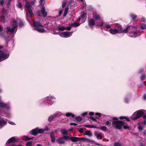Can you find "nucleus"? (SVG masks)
<instances>
[{"label":"nucleus","mask_w":146,"mask_h":146,"mask_svg":"<svg viewBox=\"0 0 146 146\" xmlns=\"http://www.w3.org/2000/svg\"><path fill=\"white\" fill-rule=\"evenodd\" d=\"M142 116H143V118H146V111L144 110H141L136 111L131 115V118L135 120Z\"/></svg>","instance_id":"nucleus-1"},{"label":"nucleus","mask_w":146,"mask_h":146,"mask_svg":"<svg viewBox=\"0 0 146 146\" xmlns=\"http://www.w3.org/2000/svg\"><path fill=\"white\" fill-rule=\"evenodd\" d=\"M17 23L15 20L11 22L10 26L7 27L6 28L7 33L10 34L15 33L17 30Z\"/></svg>","instance_id":"nucleus-2"},{"label":"nucleus","mask_w":146,"mask_h":146,"mask_svg":"<svg viewBox=\"0 0 146 146\" xmlns=\"http://www.w3.org/2000/svg\"><path fill=\"white\" fill-rule=\"evenodd\" d=\"M55 99V98L53 96L46 97L42 100V103L41 105L45 104L48 106H51Z\"/></svg>","instance_id":"nucleus-3"},{"label":"nucleus","mask_w":146,"mask_h":146,"mask_svg":"<svg viewBox=\"0 0 146 146\" xmlns=\"http://www.w3.org/2000/svg\"><path fill=\"white\" fill-rule=\"evenodd\" d=\"M48 130L49 129L47 127H46L44 129H40L38 127H36L31 130L30 131L29 133L32 135L36 136L38 133H42L45 131H48Z\"/></svg>","instance_id":"nucleus-4"},{"label":"nucleus","mask_w":146,"mask_h":146,"mask_svg":"<svg viewBox=\"0 0 146 146\" xmlns=\"http://www.w3.org/2000/svg\"><path fill=\"white\" fill-rule=\"evenodd\" d=\"M33 26L35 28L34 29L37 30L38 32L43 33L46 32V31L42 28H40L39 27H42L43 25L40 22L37 21H33Z\"/></svg>","instance_id":"nucleus-5"},{"label":"nucleus","mask_w":146,"mask_h":146,"mask_svg":"<svg viewBox=\"0 0 146 146\" xmlns=\"http://www.w3.org/2000/svg\"><path fill=\"white\" fill-rule=\"evenodd\" d=\"M138 27H135L133 26L132 27L128 26V29H129V30L132 28L133 30V31L132 32H130V31H129V36L130 37H136L141 35V33L139 31L136 30V31H134L136 29H137V28Z\"/></svg>","instance_id":"nucleus-6"},{"label":"nucleus","mask_w":146,"mask_h":146,"mask_svg":"<svg viewBox=\"0 0 146 146\" xmlns=\"http://www.w3.org/2000/svg\"><path fill=\"white\" fill-rule=\"evenodd\" d=\"M125 124V122L122 121H112V125L117 129H120Z\"/></svg>","instance_id":"nucleus-7"},{"label":"nucleus","mask_w":146,"mask_h":146,"mask_svg":"<svg viewBox=\"0 0 146 146\" xmlns=\"http://www.w3.org/2000/svg\"><path fill=\"white\" fill-rule=\"evenodd\" d=\"M3 48V47L2 46H0V62L7 59L9 56V53L1 51V49Z\"/></svg>","instance_id":"nucleus-8"},{"label":"nucleus","mask_w":146,"mask_h":146,"mask_svg":"<svg viewBox=\"0 0 146 146\" xmlns=\"http://www.w3.org/2000/svg\"><path fill=\"white\" fill-rule=\"evenodd\" d=\"M20 139L17 137H13L9 139L6 142V145L13 142H18L20 141Z\"/></svg>","instance_id":"nucleus-9"},{"label":"nucleus","mask_w":146,"mask_h":146,"mask_svg":"<svg viewBox=\"0 0 146 146\" xmlns=\"http://www.w3.org/2000/svg\"><path fill=\"white\" fill-rule=\"evenodd\" d=\"M72 32L64 31L60 34V36L63 38H67L70 37L72 35Z\"/></svg>","instance_id":"nucleus-10"},{"label":"nucleus","mask_w":146,"mask_h":146,"mask_svg":"<svg viewBox=\"0 0 146 146\" xmlns=\"http://www.w3.org/2000/svg\"><path fill=\"white\" fill-rule=\"evenodd\" d=\"M0 107L5 108L8 111H10L11 109L10 104L4 103L2 101H0Z\"/></svg>","instance_id":"nucleus-11"},{"label":"nucleus","mask_w":146,"mask_h":146,"mask_svg":"<svg viewBox=\"0 0 146 146\" xmlns=\"http://www.w3.org/2000/svg\"><path fill=\"white\" fill-rule=\"evenodd\" d=\"M86 14L84 12L81 13V17H79L77 19V21H79L81 22V23L84 22L86 19Z\"/></svg>","instance_id":"nucleus-12"},{"label":"nucleus","mask_w":146,"mask_h":146,"mask_svg":"<svg viewBox=\"0 0 146 146\" xmlns=\"http://www.w3.org/2000/svg\"><path fill=\"white\" fill-rule=\"evenodd\" d=\"M5 115L6 117L10 118L12 117L11 113L9 111H6L4 110H1L0 111V115L1 116H3V115Z\"/></svg>","instance_id":"nucleus-13"},{"label":"nucleus","mask_w":146,"mask_h":146,"mask_svg":"<svg viewBox=\"0 0 146 146\" xmlns=\"http://www.w3.org/2000/svg\"><path fill=\"white\" fill-rule=\"evenodd\" d=\"M99 27H103L106 28L105 30H107V29L111 28V25L108 24L107 23L102 22L100 24L98 25Z\"/></svg>","instance_id":"nucleus-14"},{"label":"nucleus","mask_w":146,"mask_h":146,"mask_svg":"<svg viewBox=\"0 0 146 146\" xmlns=\"http://www.w3.org/2000/svg\"><path fill=\"white\" fill-rule=\"evenodd\" d=\"M84 139V138L76 137H71L70 140L72 142H77L78 141H82Z\"/></svg>","instance_id":"nucleus-15"},{"label":"nucleus","mask_w":146,"mask_h":146,"mask_svg":"<svg viewBox=\"0 0 146 146\" xmlns=\"http://www.w3.org/2000/svg\"><path fill=\"white\" fill-rule=\"evenodd\" d=\"M1 116L0 115V117H1ZM7 119H0V129L2 128L4 126L6 125L7 124Z\"/></svg>","instance_id":"nucleus-16"},{"label":"nucleus","mask_w":146,"mask_h":146,"mask_svg":"<svg viewBox=\"0 0 146 146\" xmlns=\"http://www.w3.org/2000/svg\"><path fill=\"white\" fill-rule=\"evenodd\" d=\"M143 123L140 122L138 123V128L139 131H141L143 129L145 124Z\"/></svg>","instance_id":"nucleus-17"},{"label":"nucleus","mask_w":146,"mask_h":146,"mask_svg":"<svg viewBox=\"0 0 146 146\" xmlns=\"http://www.w3.org/2000/svg\"><path fill=\"white\" fill-rule=\"evenodd\" d=\"M94 135L98 139H102L103 138V137L101 134L100 133L97 131L94 132Z\"/></svg>","instance_id":"nucleus-18"},{"label":"nucleus","mask_w":146,"mask_h":146,"mask_svg":"<svg viewBox=\"0 0 146 146\" xmlns=\"http://www.w3.org/2000/svg\"><path fill=\"white\" fill-rule=\"evenodd\" d=\"M56 141L60 144H65V141L62 137H60L57 138Z\"/></svg>","instance_id":"nucleus-19"},{"label":"nucleus","mask_w":146,"mask_h":146,"mask_svg":"<svg viewBox=\"0 0 146 146\" xmlns=\"http://www.w3.org/2000/svg\"><path fill=\"white\" fill-rule=\"evenodd\" d=\"M109 31L112 34L120 33V32L118 31V30L116 29H110Z\"/></svg>","instance_id":"nucleus-20"},{"label":"nucleus","mask_w":146,"mask_h":146,"mask_svg":"<svg viewBox=\"0 0 146 146\" xmlns=\"http://www.w3.org/2000/svg\"><path fill=\"white\" fill-rule=\"evenodd\" d=\"M40 12L44 17H46L47 15V13L45 11V7L44 6L42 7Z\"/></svg>","instance_id":"nucleus-21"},{"label":"nucleus","mask_w":146,"mask_h":146,"mask_svg":"<svg viewBox=\"0 0 146 146\" xmlns=\"http://www.w3.org/2000/svg\"><path fill=\"white\" fill-rule=\"evenodd\" d=\"M88 24L90 27L92 28L93 26L95 24V21L94 19H90L88 22Z\"/></svg>","instance_id":"nucleus-22"},{"label":"nucleus","mask_w":146,"mask_h":146,"mask_svg":"<svg viewBox=\"0 0 146 146\" xmlns=\"http://www.w3.org/2000/svg\"><path fill=\"white\" fill-rule=\"evenodd\" d=\"M28 10L30 14V16L29 17V16H28V15H27V12H26V13H27L26 17H27V18L29 17L30 18H31L32 16V15H33V13L32 12V10L31 8H29V9H28Z\"/></svg>","instance_id":"nucleus-23"},{"label":"nucleus","mask_w":146,"mask_h":146,"mask_svg":"<svg viewBox=\"0 0 146 146\" xmlns=\"http://www.w3.org/2000/svg\"><path fill=\"white\" fill-rule=\"evenodd\" d=\"M61 132L63 136L66 135L68 134V131L65 129H62Z\"/></svg>","instance_id":"nucleus-24"},{"label":"nucleus","mask_w":146,"mask_h":146,"mask_svg":"<svg viewBox=\"0 0 146 146\" xmlns=\"http://www.w3.org/2000/svg\"><path fill=\"white\" fill-rule=\"evenodd\" d=\"M116 27L117 28V29L118 30V31L120 32L121 31H122V28L121 25L120 24L118 23L116 24Z\"/></svg>","instance_id":"nucleus-25"},{"label":"nucleus","mask_w":146,"mask_h":146,"mask_svg":"<svg viewBox=\"0 0 146 146\" xmlns=\"http://www.w3.org/2000/svg\"><path fill=\"white\" fill-rule=\"evenodd\" d=\"M93 18L96 21L101 20V17L100 15L98 14H95L93 15Z\"/></svg>","instance_id":"nucleus-26"},{"label":"nucleus","mask_w":146,"mask_h":146,"mask_svg":"<svg viewBox=\"0 0 146 146\" xmlns=\"http://www.w3.org/2000/svg\"><path fill=\"white\" fill-rule=\"evenodd\" d=\"M137 15L134 13H132L130 15V18L133 20H134L137 17Z\"/></svg>","instance_id":"nucleus-27"},{"label":"nucleus","mask_w":146,"mask_h":146,"mask_svg":"<svg viewBox=\"0 0 146 146\" xmlns=\"http://www.w3.org/2000/svg\"><path fill=\"white\" fill-rule=\"evenodd\" d=\"M97 128L100 130H103L104 131H106L107 130V127L104 126H103L100 127H97Z\"/></svg>","instance_id":"nucleus-28"},{"label":"nucleus","mask_w":146,"mask_h":146,"mask_svg":"<svg viewBox=\"0 0 146 146\" xmlns=\"http://www.w3.org/2000/svg\"><path fill=\"white\" fill-rule=\"evenodd\" d=\"M62 113L60 112H56L54 114H53L54 117H55L60 116L62 115Z\"/></svg>","instance_id":"nucleus-29"},{"label":"nucleus","mask_w":146,"mask_h":146,"mask_svg":"<svg viewBox=\"0 0 146 146\" xmlns=\"http://www.w3.org/2000/svg\"><path fill=\"white\" fill-rule=\"evenodd\" d=\"M5 14L3 13L2 15L0 14V17H1V20L4 23L5 21Z\"/></svg>","instance_id":"nucleus-30"},{"label":"nucleus","mask_w":146,"mask_h":146,"mask_svg":"<svg viewBox=\"0 0 146 146\" xmlns=\"http://www.w3.org/2000/svg\"><path fill=\"white\" fill-rule=\"evenodd\" d=\"M33 138V137L30 138L27 136H26L23 137V139L24 141H29L32 139Z\"/></svg>","instance_id":"nucleus-31"},{"label":"nucleus","mask_w":146,"mask_h":146,"mask_svg":"<svg viewBox=\"0 0 146 146\" xmlns=\"http://www.w3.org/2000/svg\"><path fill=\"white\" fill-rule=\"evenodd\" d=\"M84 134L85 135H88L90 136L92 135V134L90 130H88L84 132Z\"/></svg>","instance_id":"nucleus-32"},{"label":"nucleus","mask_w":146,"mask_h":146,"mask_svg":"<svg viewBox=\"0 0 146 146\" xmlns=\"http://www.w3.org/2000/svg\"><path fill=\"white\" fill-rule=\"evenodd\" d=\"M25 7L27 8L28 9L31 8V4L28 1H26L25 3Z\"/></svg>","instance_id":"nucleus-33"},{"label":"nucleus","mask_w":146,"mask_h":146,"mask_svg":"<svg viewBox=\"0 0 146 146\" xmlns=\"http://www.w3.org/2000/svg\"><path fill=\"white\" fill-rule=\"evenodd\" d=\"M66 116L68 117H70V116H71L72 117H74L75 116L74 114L70 113H66Z\"/></svg>","instance_id":"nucleus-34"},{"label":"nucleus","mask_w":146,"mask_h":146,"mask_svg":"<svg viewBox=\"0 0 146 146\" xmlns=\"http://www.w3.org/2000/svg\"><path fill=\"white\" fill-rule=\"evenodd\" d=\"M81 23H72L71 24V25L72 26V27H77L79 26Z\"/></svg>","instance_id":"nucleus-35"},{"label":"nucleus","mask_w":146,"mask_h":146,"mask_svg":"<svg viewBox=\"0 0 146 146\" xmlns=\"http://www.w3.org/2000/svg\"><path fill=\"white\" fill-rule=\"evenodd\" d=\"M85 127L87 128H97V127L95 126L91 125H85L84 126Z\"/></svg>","instance_id":"nucleus-36"},{"label":"nucleus","mask_w":146,"mask_h":146,"mask_svg":"<svg viewBox=\"0 0 146 146\" xmlns=\"http://www.w3.org/2000/svg\"><path fill=\"white\" fill-rule=\"evenodd\" d=\"M146 78V75L145 74H143L140 77V80L141 81H143Z\"/></svg>","instance_id":"nucleus-37"},{"label":"nucleus","mask_w":146,"mask_h":146,"mask_svg":"<svg viewBox=\"0 0 146 146\" xmlns=\"http://www.w3.org/2000/svg\"><path fill=\"white\" fill-rule=\"evenodd\" d=\"M68 10V7H66L65 8L64 10V12L63 15V17H64L66 15L67 13Z\"/></svg>","instance_id":"nucleus-38"},{"label":"nucleus","mask_w":146,"mask_h":146,"mask_svg":"<svg viewBox=\"0 0 146 146\" xmlns=\"http://www.w3.org/2000/svg\"><path fill=\"white\" fill-rule=\"evenodd\" d=\"M58 29L59 31H63L66 30V27L64 26L59 27H58Z\"/></svg>","instance_id":"nucleus-39"},{"label":"nucleus","mask_w":146,"mask_h":146,"mask_svg":"<svg viewBox=\"0 0 146 146\" xmlns=\"http://www.w3.org/2000/svg\"><path fill=\"white\" fill-rule=\"evenodd\" d=\"M54 117L53 115H50L48 117V121H52Z\"/></svg>","instance_id":"nucleus-40"},{"label":"nucleus","mask_w":146,"mask_h":146,"mask_svg":"<svg viewBox=\"0 0 146 146\" xmlns=\"http://www.w3.org/2000/svg\"><path fill=\"white\" fill-rule=\"evenodd\" d=\"M33 143L32 141H30L27 142L26 144V146H31Z\"/></svg>","instance_id":"nucleus-41"},{"label":"nucleus","mask_w":146,"mask_h":146,"mask_svg":"<svg viewBox=\"0 0 146 146\" xmlns=\"http://www.w3.org/2000/svg\"><path fill=\"white\" fill-rule=\"evenodd\" d=\"M128 32V27H127L125 29L123 30L122 29V31H120L121 33H126Z\"/></svg>","instance_id":"nucleus-42"},{"label":"nucleus","mask_w":146,"mask_h":146,"mask_svg":"<svg viewBox=\"0 0 146 146\" xmlns=\"http://www.w3.org/2000/svg\"><path fill=\"white\" fill-rule=\"evenodd\" d=\"M75 119L77 121L79 122L82 119V117L79 116L76 117Z\"/></svg>","instance_id":"nucleus-43"},{"label":"nucleus","mask_w":146,"mask_h":146,"mask_svg":"<svg viewBox=\"0 0 146 146\" xmlns=\"http://www.w3.org/2000/svg\"><path fill=\"white\" fill-rule=\"evenodd\" d=\"M141 29H144L146 28V25L144 23L141 24Z\"/></svg>","instance_id":"nucleus-44"},{"label":"nucleus","mask_w":146,"mask_h":146,"mask_svg":"<svg viewBox=\"0 0 146 146\" xmlns=\"http://www.w3.org/2000/svg\"><path fill=\"white\" fill-rule=\"evenodd\" d=\"M5 3V0H0V5L2 7L3 5Z\"/></svg>","instance_id":"nucleus-45"},{"label":"nucleus","mask_w":146,"mask_h":146,"mask_svg":"<svg viewBox=\"0 0 146 146\" xmlns=\"http://www.w3.org/2000/svg\"><path fill=\"white\" fill-rule=\"evenodd\" d=\"M72 27V26L71 25V24H70L69 26L66 27V30H70L71 29V27Z\"/></svg>","instance_id":"nucleus-46"},{"label":"nucleus","mask_w":146,"mask_h":146,"mask_svg":"<svg viewBox=\"0 0 146 146\" xmlns=\"http://www.w3.org/2000/svg\"><path fill=\"white\" fill-rule=\"evenodd\" d=\"M18 25L21 28L23 26V23L22 21H20L19 22Z\"/></svg>","instance_id":"nucleus-47"},{"label":"nucleus","mask_w":146,"mask_h":146,"mask_svg":"<svg viewBox=\"0 0 146 146\" xmlns=\"http://www.w3.org/2000/svg\"><path fill=\"white\" fill-rule=\"evenodd\" d=\"M119 119H125L127 121H128V118L125 116H120L119 117Z\"/></svg>","instance_id":"nucleus-48"},{"label":"nucleus","mask_w":146,"mask_h":146,"mask_svg":"<svg viewBox=\"0 0 146 146\" xmlns=\"http://www.w3.org/2000/svg\"><path fill=\"white\" fill-rule=\"evenodd\" d=\"M105 124L106 125L109 126L111 125V123L109 121H107L105 122Z\"/></svg>","instance_id":"nucleus-49"},{"label":"nucleus","mask_w":146,"mask_h":146,"mask_svg":"<svg viewBox=\"0 0 146 146\" xmlns=\"http://www.w3.org/2000/svg\"><path fill=\"white\" fill-rule=\"evenodd\" d=\"M66 2L65 1H63L62 4V7L64 8L66 6Z\"/></svg>","instance_id":"nucleus-50"},{"label":"nucleus","mask_w":146,"mask_h":146,"mask_svg":"<svg viewBox=\"0 0 146 146\" xmlns=\"http://www.w3.org/2000/svg\"><path fill=\"white\" fill-rule=\"evenodd\" d=\"M51 138V141L52 142L54 143L55 142V137L54 136H50Z\"/></svg>","instance_id":"nucleus-51"},{"label":"nucleus","mask_w":146,"mask_h":146,"mask_svg":"<svg viewBox=\"0 0 146 146\" xmlns=\"http://www.w3.org/2000/svg\"><path fill=\"white\" fill-rule=\"evenodd\" d=\"M17 7L19 8H22V5L21 3L19 2L17 4Z\"/></svg>","instance_id":"nucleus-52"},{"label":"nucleus","mask_w":146,"mask_h":146,"mask_svg":"<svg viewBox=\"0 0 146 146\" xmlns=\"http://www.w3.org/2000/svg\"><path fill=\"white\" fill-rule=\"evenodd\" d=\"M64 139H68V140H70L71 139V137H70L69 136H66V135H65L63 136Z\"/></svg>","instance_id":"nucleus-53"},{"label":"nucleus","mask_w":146,"mask_h":146,"mask_svg":"<svg viewBox=\"0 0 146 146\" xmlns=\"http://www.w3.org/2000/svg\"><path fill=\"white\" fill-rule=\"evenodd\" d=\"M114 146H121V145L118 142L115 143Z\"/></svg>","instance_id":"nucleus-54"},{"label":"nucleus","mask_w":146,"mask_h":146,"mask_svg":"<svg viewBox=\"0 0 146 146\" xmlns=\"http://www.w3.org/2000/svg\"><path fill=\"white\" fill-rule=\"evenodd\" d=\"M11 0H9L8 4L7 5V8H9L10 7V2H11Z\"/></svg>","instance_id":"nucleus-55"},{"label":"nucleus","mask_w":146,"mask_h":146,"mask_svg":"<svg viewBox=\"0 0 146 146\" xmlns=\"http://www.w3.org/2000/svg\"><path fill=\"white\" fill-rule=\"evenodd\" d=\"M88 113L87 112H85L82 113L81 115H82V116L84 117V116H86L88 114Z\"/></svg>","instance_id":"nucleus-56"},{"label":"nucleus","mask_w":146,"mask_h":146,"mask_svg":"<svg viewBox=\"0 0 146 146\" xmlns=\"http://www.w3.org/2000/svg\"><path fill=\"white\" fill-rule=\"evenodd\" d=\"M79 131L81 133H82L84 131V130H83V129L82 128H80L79 130Z\"/></svg>","instance_id":"nucleus-57"},{"label":"nucleus","mask_w":146,"mask_h":146,"mask_svg":"<svg viewBox=\"0 0 146 146\" xmlns=\"http://www.w3.org/2000/svg\"><path fill=\"white\" fill-rule=\"evenodd\" d=\"M93 142H94V143L96 145L98 146H100L101 145L99 143L96 142L95 141H94Z\"/></svg>","instance_id":"nucleus-58"},{"label":"nucleus","mask_w":146,"mask_h":146,"mask_svg":"<svg viewBox=\"0 0 146 146\" xmlns=\"http://www.w3.org/2000/svg\"><path fill=\"white\" fill-rule=\"evenodd\" d=\"M9 123L11 125H15V124L14 122H12V121H9Z\"/></svg>","instance_id":"nucleus-59"},{"label":"nucleus","mask_w":146,"mask_h":146,"mask_svg":"<svg viewBox=\"0 0 146 146\" xmlns=\"http://www.w3.org/2000/svg\"><path fill=\"white\" fill-rule=\"evenodd\" d=\"M70 125H77V124L76 123H70Z\"/></svg>","instance_id":"nucleus-60"},{"label":"nucleus","mask_w":146,"mask_h":146,"mask_svg":"<svg viewBox=\"0 0 146 146\" xmlns=\"http://www.w3.org/2000/svg\"><path fill=\"white\" fill-rule=\"evenodd\" d=\"M124 101L125 103H127L128 102V99L127 97L125 98L124 100Z\"/></svg>","instance_id":"nucleus-61"},{"label":"nucleus","mask_w":146,"mask_h":146,"mask_svg":"<svg viewBox=\"0 0 146 146\" xmlns=\"http://www.w3.org/2000/svg\"><path fill=\"white\" fill-rule=\"evenodd\" d=\"M112 119L114 120H118V118L117 117H113L112 118Z\"/></svg>","instance_id":"nucleus-62"},{"label":"nucleus","mask_w":146,"mask_h":146,"mask_svg":"<svg viewBox=\"0 0 146 146\" xmlns=\"http://www.w3.org/2000/svg\"><path fill=\"white\" fill-rule=\"evenodd\" d=\"M89 114L90 115H94V113L93 112H91L89 113Z\"/></svg>","instance_id":"nucleus-63"},{"label":"nucleus","mask_w":146,"mask_h":146,"mask_svg":"<svg viewBox=\"0 0 146 146\" xmlns=\"http://www.w3.org/2000/svg\"><path fill=\"white\" fill-rule=\"evenodd\" d=\"M3 27L2 26L0 25V31H3Z\"/></svg>","instance_id":"nucleus-64"}]
</instances>
